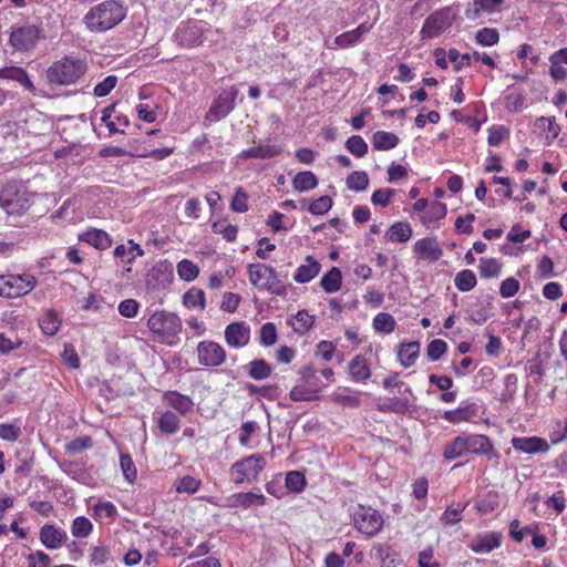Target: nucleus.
Returning <instances> with one entry per match:
<instances>
[{
    "instance_id": "f257e3e1",
    "label": "nucleus",
    "mask_w": 567,
    "mask_h": 567,
    "mask_svg": "<svg viewBox=\"0 0 567 567\" xmlns=\"http://www.w3.org/2000/svg\"><path fill=\"white\" fill-rule=\"evenodd\" d=\"M125 18L122 4L107 0L91 8L84 16V23L93 32H105L117 25Z\"/></svg>"
},
{
    "instance_id": "f03ea898",
    "label": "nucleus",
    "mask_w": 567,
    "mask_h": 567,
    "mask_svg": "<svg viewBox=\"0 0 567 567\" xmlns=\"http://www.w3.org/2000/svg\"><path fill=\"white\" fill-rule=\"evenodd\" d=\"M86 72V63L81 59L63 58L54 62L47 71L50 83L70 85Z\"/></svg>"
},
{
    "instance_id": "7ed1b4c3",
    "label": "nucleus",
    "mask_w": 567,
    "mask_h": 567,
    "mask_svg": "<svg viewBox=\"0 0 567 567\" xmlns=\"http://www.w3.org/2000/svg\"><path fill=\"white\" fill-rule=\"evenodd\" d=\"M248 275L250 284L261 290H267L277 296L286 292L285 285L272 267L264 264H250L248 266Z\"/></svg>"
},
{
    "instance_id": "20e7f679",
    "label": "nucleus",
    "mask_w": 567,
    "mask_h": 567,
    "mask_svg": "<svg viewBox=\"0 0 567 567\" xmlns=\"http://www.w3.org/2000/svg\"><path fill=\"white\" fill-rule=\"evenodd\" d=\"M37 278L30 274L22 275H1L0 276V297L18 298L29 293L35 288Z\"/></svg>"
},
{
    "instance_id": "39448f33",
    "label": "nucleus",
    "mask_w": 567,
    "mask_h": 567,
    "mask_svg": "<svg viewBox=\"0 0 567 567\" xmlns=\"http://www.w3.org/2000/svg\"><path fill=\"white\" fill-rule=\"evenodd\" d=\"M457 11L453 7H444L430 14L420 31L422 39L439 37L447 30L455 20Z\"/></svg>"
},
{
    "instance_id": "423d86ee",
    "label": "nucleus",
    "mask_w": 567,
    "mask_h": 567,
    "mask_svg": "<svg viewBox=\"0 0 567 567\" xmlns=\"http://www.w3.org/2000/svg\"><path fill=\"white\" fill-rule=\"evenodd\" d=\"M148 329L161 339L175 337L182 330L179 317L165 310L155 311L147 320Z\"/></svg>"
},
{
    "instance_id": "0eeeda50",
    "label": "nucleus",
    "mask_w": 567,
    "mask_h": 567,
    "mask_svg": "<svg viewBox=\"0 0 567 567\" xmlns=\"http://www.w3.org/2000/svg\"><path fill=\"white\" fill-rule=\"evenodd\" d=\"M44 38L43 31L35 24L13 27L9 42L17 51L27 52L35 48L40 39Z\"/></svg>"
},
{
    "instance_id": "6e6552de",
    "label": "nucleus",
    "mask_w": 567,
    "mask_h": 567,
    "mask_svg": "<svg viewBox=\"0 0 567 567\" xmlns=\"http://www.w3.org/2000/svg\"><path fill=\"white\" fill-rule=\"evenodd\" d=\"M238 95V89L235 85L224 89L216 99H214L208 112L205 115V121L213 123L219 122L226 117L234 109L235 101Z\"/></svg>"
},
{
    "instance_id": "1a4fd4ad",
    "label": "nucleus",
    "mask_w": 567,
    "mask_h": 567,
    "mask_svg": "<svg viewBox=\"0 0 567 567\" xmlns=\"http://www.w3.org/2000/svg\"><path fill=\"white\" fill-rule=\"evenodd\" d=\"M266 465V460L260 454L249 455L231 465L234 482L241 484L245 480L255 481Z\"/></svg>"
},
{
    "instance_id": "9d476101",
    "label": "nucleus",
    "mask_w": 567,
    "mask_h": 567,
    "mask_svg": "<svg viewBox=\"0 0 567 567\" xmlns=\"http://www.w3.org/2000/svg\"><path fill=\"white\" fill-rule=\"evenodd\" d=\"M353 520L355 528L369 537L375 536L383 525L381 514L374 508L364 506H359L355 509Z\"/></svg>"
},
{
    "instance_id": "9b49d317",
    "label": "nucleus",
    "mask_w": 567,
    "mask_h": 567,
    "mask_svg": "<svg viewBox=\"0 0 567 567\" xmlns=\"http://www.w3.org/2000/svg\"><path fill=\"white\" fill-rule=\"evenodd\" d=\"M0 207L8 215H22L29 209L30 203L24 190H20L14 185H9L0 194Z\"/></svg>"
},
{
    "instance_id": "f8f14e48",
    "label": "nucleus",
    "mask_w": 567,
    "mask_h": 567,
    "mask_svg": "<svg viewBox=\"0 0 567 567\" xmlns=\"http://www.w3.org/2000/svg\"><path fill=\"white\" fill-rule=\"evenodd\" d=\"M205 31L206 28L202 21H187L179 24L174 38L178 45L193 48L203 43Z\"/></svg>"
},
{
    "instance_id": "ddd939ff",
    "label": "nucleus",
    "mask_w": 567,
    "mask_h": 567,
    "mask_svg": "<svg viewBox=\"0 0 567 567\" xmlns=\"http://www.w3.org/2000/svg\"><path fill=\"white\" fill-rule=\"evenodd\" d=\"M196 351L198 363L207 368L219 367L226 360V351L224 348L212 340L200 341Z\"/></svg>"
},
{
    "instance_id": "4468645a",
    "label": "nucleus",
    "mask_w": 567,
    "mask_h": 567,
    "mask_svg": "<svg viewBox=\"0 0 567 567\" xmlns=\"http://www.w3.org/2000/svg\"><path fill=\"white\" fill-rule=\"evenodd\" d=\"M225 340L230 348H244L250 341V328L244 322L229 323L225 329Z\"/></svg>"
},
{
    "instance_id": "2eb2a0df",
    "label": "nucleus",
    "mask_w": 567,
    "mask_h": 567,
    "mask_svg": "<svg viewBox=\"0 0 567 567\" xmlns=\"http://www.w3.org/2000/svg\"><path fill=\"white\" fill-rule=\"evenodd\" d=\"M413 251L419 259L437 261L443 256V249L435 237H425L415 241Z\"/></svg>"
},
{
    "instance_id": "dca6fc26",
    "label": "nucleus",
    "mask_w": 567,
    "mask_h": 567,
    "mask_svg": "<svg viewBox=\"0 0 567 567\" xmlns=\"http://www.w3.org/2000/svg\"><path fill=\"white\" fill-rule=\"evenodd\" d=\"M530 235L529 229H523L520 225L513 226L506 236L507 243L502 247L503 252L509 256H517L523 251L520 245L527 240Z\"/></svg>"
},
{
    "instance_id": "f3484780",
    "label": "nucleus",
    "mask_w": 567,
    "mask_h": 567,
    "mask_svg": "<svg viewBox=\"0 0 567 567\" xmlns=\"http://www.w3.org/2000/svg\"><path fill=\"white\" fill-rule=\"evenodd\" d=\"M512 445L515 450L526 454L546 453L549 451V443L538 436L513 437Z\"/></svg>"
},
{
    "instance_id": "a211bd4d",
    "label": "nucleus",
    "mask_w": 567,
    "mask_h": 567,
    "mask_svg": "<svg viewBox=\"0 0 567 567\" xmlns=\"http://www.w3.org/2000/svg\"><path fill=\"white\" fill-rule=\"evenodd\" d=\"M371 29V25L367 23H362L355 29L351 31H347L334 38L333 44L329 45L330 49H346L355 45L362 39V37L368 33Z\"/></svg>"
},
{
    "instance_id": "6ab92c4d",
    "label": "nucleus",
    "mask_w": 567,
    "mask_h": 567,
    "mask_svg": "<svg viewBox=\"0 0 567 567\" xmlns=\"http://www.w3.org/2000/svg\"><path fill=\"white\" fill-rule=\"evenodd\" d=\"M66 538V533L53 525L47 524L40 529V540L49 549L60 548Z\"/></svg>"
},
{
    "instance_id": "aec40b11",
    "label": "nucleus",
    "mask_w": 567,
    "mask_h": 567,
    "mask_svg": "<svg viewBox=\"0 0 567 567\" xmlns=\"http://www.w3.org/2000/svg\"><path fill=\"white\" fill-rule=\"evenodd\" d=\"M0 79L10 80L19 83L24 90L30 93H35V86L30 80L27 71L20 66H7L0 69Z\"/></svg>"
},
{
    "instance_id": "412c9836",
    "label": "nucleus",
    "mask_w": 567,
    "mask_h": 567,
    "mask_svg": "<svg viewBox=\"0 0 567 567\" xmlns=\"http://www.w3.org/2000/svg\"><path fill=\"white\" fill-rule=\"evenodd\" d=\"M305 261V264L297 268L293 275V280L298 284H307L319 275L321 270L320 262L317 261L312 256H307Z\"/></svg>"
},
{
    "instance_id": "4be33fe9",
    "label": "nucleus",
    "mask_w": 567,
    "mask_h": 567,
    "mask_svg": "<svg viewBox=\"0 0 567 567\" xmlns=\"http://www.w3.org/2000/svg\"><path fill=\"white\" fill-rule=\"evenodd\" d=\"M79 239L100 250L107 249L112 245L110 235L106 231L97 228H91L80 234Z\"/></svg>"
},
{
    "instance_id": "5701e85b",
    "label": "nucleus",
    "mask_w": 567,
    "mask_h": 567,
    "mask_svg": "<svg viewBox=\"0 0 567 567\" xmlns=\"http://www.w3.org/2000/svg\"><path fill=\"white\" fill-rule=\"evenodd\" d=\"M281 153V147L269 142H262L255 147L241 152L243 158H272Z\"/></svg>"
},
{
    "instance_id": "b1692460",
    "label": "nucleus",
    "mask_w": 567,
    "mask_h": 567,
    "mask_svg": "<svg viewBox=\"0 0 567 567\" xmlns=\"http://www.w3.org/2000/svg\"><path fill=\"white\" fill-rule=\"evenodd\" d=\"M163 400L182 415L188 413L194 405L189 396L177 391H166L163 395Z\"/></svg>"
},
{
    "instance_id": "393cba45",
    "label": "nucleus",
    "mask_w": 567,
    "mask_h": 567,
    "mask_svg": "<svg viewBox=\"0 0 567 567\" xmlns=\"http://www.w3.org/2000/svg\"><path fill=\"white\" fill-rule=\"evenodd\" d=\"M446 205L440 202H431L426 210L421 215L420 220L426 228H434L436 221L446 215Z\"/></svg>"
},
{
    "instance_id": "a878e982",
    "label": "nucleus",
    "mask_w": 567,
    "mask_h": 567,
    "mask_svg": "<svg viewBox=\"0 0 567 567\" xmlns=\"http://www.w3.org/2000/svg\"><path fill=\"white\" fill-rule=\"evenodd\" d=\"M349 373L354 382H365L371 377L368 360L361 355H355L349 363Z\"/></svg>"
},
{
    "instance_id": "bb28decb",
    "label": "nucleus",
    "mask_w": 567,
    "mask_h": 567,
    "mask_svg": "<svg viewBox=\"0 0 567 567\" xmlns=\"http://www.w3.org/2000/svg\"><path fill=\"white\" fill-rule=\"evenodd\" d=\"M413 230L409 223L395 221L385 233V238L392 243H406L412 237Z\"/></svg>"
},
{
    "instance_id": "cd10ccee",
    "label": "nucleus",
    "mask_w": 567,
    "mask_h": 567,
    "mask_svg": "<svg viewBox=\"0 0 567 567\" xmlns=\"http://www.w3.org/2000/svg\"><path fill=\"white\" fill-rule=\"evenodd\" d=\"M496 10V0H473L466 11L467 19H477L484 14H491Z\"/></svg>"
},
{
    "instance_id": "c85d7f7f",
    "label": "nucleus",
    "mask_w": 567,
    "mask_h": 567,
    "mask_svg": "<svg viewBox=\"0 0 567 567\" xmlns=\"http://www.w3.org/2000/svg\"><path fill=\"white\" fill-rule=\"evenodd\" d=\"M420 352V343L416 341L402 343L398 350V359L400 363L409 368L414 364Z\"/></svg>"
},
{
    "instance_id": "c756f323",
    "label": "nucleus",
    "mask_w": 567,
    "mask_h": 567,
    "mask_svg": "<svg viewBox=\"0 0 567 567\" xmlns=\"http://www.w3.org/2000/svg\"><path fill=\"white\" fill-rule=\"evenodd\" d=\"M399 141L398 135L385 131H377L372 136L373 148L378 151L392 150L399 144Z\"/></svg>"
},
{
    "instance_id": "7c9ffc66",
    "label": "nucleus",
    "mask_w": 567,
    "mask_h": 567,
    "mask_svg": "<svg viewBox=\"0 0 567 567\" xmlns=\"http://www.w3.org/2000/svg\"><path fill=\"white\" fill-rule=\"evenodd\" d=\"M470 547L476 554H487L496 547V535L480 534L471 540Z\"/></svg>"
},
{
    "instance_id": "2f4dec72",
    "label": "nucleus",
    "mask_w": 567,
    "mask_h": 567,
    "mask_svg": "<svg viewBox=\"0 0 567 567\" xmlns=\"http://www.w3.org/2000/svg\"><path fill=\"white\" fill-rule=\"evenodd\" d=\"M341 284L342 274L338 267H332L320 280V286L327 293L337 292Z\"/></svg>"
},
{
    "instance_id": "473e14b6",
    "label": "nucleus",
    "mask_w": 567,
    "mask_h": 567,
    "mask_svg": "<svg viewBox=\"0 0 567 567\" xmlns=\"http://www.w3.org/2000/svg\"><path fill=\"white\" fill-rule=\"evenodd\" d=\"M157 426L164 434H174L181 427V421L178 416L172 411H165L157 417Z\"/></svg>"
},
{
    "instance_id": "72a5a7b5",
    "label": "nucleus",
    "mask_w": 567,
    "mask_h": 567,
    "mask_svg": "<svg viewBox=\"0 0 567 567\" xmlns=\"http://www.w3.org/2000/svg\"><path fill=\"white\" fill-rule=\"evenodd\" d=\"M467 453H488L492 444L485 435L474 434L464 436Z\"/></svg>"
},
{
    "instance_id": "f704fd0d",
    "label": "nucleus",
    "mask_w": 567,
    "mask_h": 567,
    "mask_svg": "<svg viewBox=\"0 0 567 567\" xmlns=\"http://www.w3.org/2000/svg\"><path fill=\"white\" fill-rule=\"evenodd\" d=\"M317 185V176L309 171L298 173L292 179L293 188L300 193L313 189Z\"/></svg>"
},
{
    "instance_id": "c9c22d12",
    "label": "nucleus",
    "mask_w": 567,
    "mask_h": 567,
    "mask_svg": "<svg viewBox=\"0 0 567 567\" xmlns=\"http://www.w3.org/2000/svg\"><path fill=\"white\" fill-rule=\"evenodd\" d=\"M61 320L56 312L48 310L40 319V328L47 336H54L60 329Z\"/></svg>"
},
{
    "instance_id": "e433bc0d",
    "label": "nucleus",
    "mask_w": 567,
    "mask_h": 567,
    "mask_svg": "<svg viewBox=\"0 0 567 567\" xmlns=\"http://www.w3.org/2000/svg\"><path fill=\"white\" fill-rule=\"evenodd\" d=\"M467 454L466 443L464 436L460 435L453 440L450 444H447L444 449V457L446 460H455L463 455Z\"/></svg>"
},
{
    "instance_id": "4c0bfd02",
    "label": "nucleus",
    "mask_w": 567,
    "mask_h": 567,
    "mask_svg": "<svg viewBox=\"0 0 567 567\" xmlns=\"http://www.w3.org/2000/svg\"><path fill=\"white\" fill-rule=\"evenodd\" d=\"M315 323V318L310 316L306 310L298 311L291 321V326L295 332L303 334L308 332Z\"/></svg>"
},
{
    "instance_id": "58836bf2",
    "label": "nucleus",
    "mask_w": 567,
    "mask_h": 567,
    "mask_svg": "<svg viewBox=\"0 0 567 567\" xmlns=\"http://www.w3.org/2000/svg\"><path fill=\"white\" fill-rule=\"evenodd\" d=\"M271 367L264 360L257 359L249 363L248 374L254 380H264L271 374Z\"/></svg>"
},
{
    "instance_id": "ea45409f",
    "label": "nucleus",
    "mask_w": 567,
    "mask_h": 567,
    "mask_svg": "<svg viewBox=\"0 0 567 567\" xmlns=\"http://www.w3.org/2000/svg\"><path fill=\"white\" fill-rule=\"evenodd\" d=\"M454 284L460 291H470L476 285V277L472 270L465 269L456 274Z\"/></svg>"
},
{
    "instance_id": "a19ab883",
    "label": "nucleus",
    "mask_w": 567,
    "mask_h": 567,
    "mask_svg": "<svg viewBox=\"0 0 567 567\" xmlns=\"http://www.w3.org/2000/svg\"><path fill=\"white\" fill-rule=\"evenodd\" d=\"M373 328L378 332L391 333L395 329V320L390 313L380 312L373 319Z\"/></svg>"
},
{
    "instance_id": "79ce46f5",
    "label": "nucleus",
    "mask_w": 567,
    "mask_h": 567,
    "mask_svg": "<svg viewBox=\"0 0 567 567\" xmlns=\"http://www.w3.org/2000/svg\"><path fill=\"white\" fill-rule=\"evenodd\" d=\"M505 107L511 112H518L525 107L522 93L517 89H509L504 96Z\"/></svg>"
},
{
    "instance_id": "37998d69",
    "label": "nucleus",
    "mask_w": 567,
    "mask_h": 567,
    "mask_svg": "<svg viewBox=\"0 0 567 567\" xmlns=\"http://www.w3.org/2000/svg\"><path fill=\"white\" fill-rule=\"evenodd\" d=\"M236 502L243 507L262 506L266 504V497L262 494H256L252 492L238 493L235 495Z\"/></svg>"
},
{
    "instance_id": "c03bdc74",
    "label": "nucleus",
    "mask_w": 567,
    "mask_h": 567,
    "mask_svg": "<svg viewBox=\"0 0 567 567\" xmlns=\"http://www.w3.org/2000/svg\"><path fill=\"white\" fill-rule=\"evenodd\" d=\"M93 529L91 520L84 516L76 517L71 526V533L76 538L87 537Z\"/></svg>"
},
{
    "instance_id": "a18cd8bd",
    "label": "nucleus",
    "mask_w": 567,
    "mask_h": 567,
    "mask_svg": "<svg viewBox=\"0 0 567 567\" xmlns=\"http://www.w3.org/2000/svg\"><path fill=\"white\" fill-rule=\"evenodd\" d=\"M347 187L354 192H362L369 185V177L365 172H352L347 177Z\"/></svg>"
},
{
    "instance_id": "49530a36",
    "label": "nucleus",
    "mask_w": 567,
    "mask_h": 567,
    "mask_svg": "<svg viewBox=\"0 0 567 567\" xmlns=\"http://www.w3.org/2000/svg\"><path fill=\"white\" fill-rule=\"evenodd\" d=\"M177 274L181 279L192 281L198 276L199 268L193 261L183 259L177 264Z\"/></svg>"
},
{
    "instance_id": "de8ad7c7",
    "label": "nucleus",
    "mask_w": 567,
    "mask_h": 567,
    "mask_svg": "<svg viewBox=\"0 0 567 567\" xmlns=\"http://www.w3.org/2000/svg\"><path fill=\"white\" fill-rule=\"evenodd\" d=\"M410 408V402L406 399L392 398L388 402L379 404L378 409L381 412L404 413Z\"/></svg>"
},
{
    "instance_id": "09e8293b",
    "label": "nucleus",
    "mask_w": 567,
    "mask_h": 567,
    "mask_svg": "<svg viewBox=\"0 0 567 567\" xmlns=\"http://www.w3.org/2000/svg\"><path fill=\"white\" fill-rule=\"evenodd\" d=\"M346 147L355 157H363L368 153V144L360 135L350 136Z\"/></svg>"
},
{
    "instance_id": "8fccbe9b",
    "label": "nucleus",
    "mask_w": 567,
    "mask_h": 567,
    "mask_svg": "<svg viewBox=\"0 0 567 567\" xmlns=\"http://www.w3.org/2000/svg\"><path fill=\"white\" fill-rule=\"evenodd\" d=\"M306 486V477L298 471L288 472L286 475V487L293 493H300Z\"/></svg>"
},
{
    "instance_id": "3c124183",
    "label": "nucleus",
    "mask_w": 567,
    "mask_h": 567,
    "mask_svg": "<svg viewBox=\"0 0 567 567\" xmlns=\"http://www.w3.org/2000/svg\"><path fill=\"white\" fill-rule=\"evenodd\" d=\"M212 229L215 234H221L227 241H234L238 233L237 226L228 224L225 220L215 221L212 225Z\"/></svg>"
},
{
    "instance_id": "603ef678",
    "label": "nucleus",
    "mask_w": 567,
    "mask_h": 567,
    "mask_svg": "<svg viewBox=\"0 0 567 567\" xmlns=\"http://www.w3.org/2000/svg\"><path fill=\"white\" fill-rule=\"evenodd\" d=\"M183 302L188 308H205V292L200 289H190L183 296Z\"/></svg>"
},
{
    "instance_id": "864d4df0",
    "label": "nucleus",
    "mask_w": 567,
    "mask_h": 567,
    "mask_svg": "<svg viewBox=\"0 0 567 567\" xmlns=\"http://www.w3.org/2000/svg\"><path fill=\"white\" fill-rule=\"evenodd\" d=\"M259 342L264 347H271L277 342V329L275 323L267 322L261 326L259 331Z\"/></svg>"
},
{
    "instance_id": "5fc2aeb1",
    "label": "nucleus",
    "mask_w": 567,
    "mask_h": 567,
    "mask_svg": "<svg viewBox=\"0 0 567 567\" xmlns=\"http://www.w3.org/2000/svg\"><path fill=\"white\" fill-rule=\"evenodd\" d=\"M549 439L553 444H559L567 440V419L556 420L549 431Z\"/></svg>"
},
{
    "instance_id": "6e6d98bb",
    "label": "nucleus",
    "mask_w": 567,
    "mask_h": 567,
    "mask_svg": "<svg viewBox=\"0 0 567 567\" xmlns=\"http://www.w3.org/2000/svg\"><path fill=\"white\" fill-rule=\"evenodd\" d=\"M94 514L100 519L113 520L117 515L115 505L111 502H100L94 506Z\"/></svg>"
},
{
    "instance_id": "4d7b16f0",
    "label": "nucleus",
    "mask_w": 567,
    "mask_h": 567,
    "mask_svg": "<svg viewBox=\"0 0 567 567\" xmlns=\"http://www.w3.org/2000/svg\"><path fill=\"white\" fill-rule=\"evenodd\" d=\"M230 208L236 213H246L248 210V195L241 187L236 189L230 203Z\"/></svg>"
},
{
    "instance_id": "13d9d810",
    "label": "nucleus",
    "mask_w": 567,
    "mask_h": 567,
    "mask_svg": "<svg viewBox=\"0 0 567 567\" xmlns=\"http://www.w3.org/2000/svg\"><path fill=\"white\" fill-rule=\"evenodd\" d=\"M199 486H200L199 480H197L193 476L186 475V476H183L177 482L176 491L178 493L194 494L198 491Z\"/></svg>"
},
{
    "instance_id": "bf43d9fd",
    "label": "nucleus",
    "mask_w": 567,
    "mask_h": 567,
    "mask_svg": "<svg viewBox=\"0 0 567 567\" xmlns=\"http://www.w3.org/2000/svg\"><path fill=\"white\" fill-rule=\"evenodd\" d=\"M117 84V76L109 75L94 86L93 93L97 97L106 96Z\"/></svg>"
},
{
    "instance_id": "052dcab7",
    "label": "nucleus",
    "mask_w": 567,
    "mask_h": 567,
    "mask_svg": "<svg viewBox=\"0 0 567 567\" xmlns=\"http://www.w3.org/2000/svg\"><path fill=\"white\" fill-rule=\"evenodd\" d=\"M93 446L92 440L89 436H80L65 445V450L70 454H76Z\"/></svg>"
},
{
    "instance_id": "680f3d73",
    "label": "nucleus",
    "mask_w": 567,
    "mask_h": 567,
    "mask_svg": "<svg viewBox=\"0 0 567 567\" xmlns=\"http://www.w3.org/2000/svg\"><path fill=\"white\" fill-rule=\"evenodd\" d=\"M394 194L395 190L392 188H380L373 192L371 202L373 205L386 207L391 203V198Z\"/></svg>"
},
{
    "instance_id": "e2e57ef3",
    "label": "nucleus",
    "mask_w": 567,
    "mask_h": 567,
    "mask_svg": "<svg viewBox=\"0 0 567 567\" xmlns=\"http://www.w3.org/2000/svg\"><path fill=\"white\" fill-rule=\"evenodd\" d=\"M317 396V388H305L297 385L290 391V399L293 401H309Z\"/></svg>"
},
{
    "instance_id": "0e129e2a",
    "label": "nucleus",
    "mask_w": 567,
    "mask_h": 567,
    "mask_svg": "<svg viewBox=\"0 0 567 567\" xmlns=\"http://www.w3.org/2000/svg\"><path fill=\"white\" fill-rule=\"evenodd\" d=\"M331 206L332 199L329 196H321L309 205L308 210L312 215H323L330 210Z\"/></svg>"
},
{
    "instance_id": "69168bd1",
    "label": "nucleus",
    "mask_w": 567,
    "mask_h": 567,
    "mask_svg": "<svg viewBox=\"0 0 567 567\" xmlns=\"http://www.w3.org/2000/svg\"><path fill=\"white\" fill-rule=\"evenodd\" d=\"M447 344L441 339L431 341L427 346V357L432 361H437L446 351Z\"/></svg>"
},
{
    "instance_id": "338daca9",
    "label": "nucleus",
    "mask_w": 567,
    "mask_h": 567,
    "mask_svg": "<svg viewBox=\"0 0 567 567\" xmlns=\"http://www.w3.org/2000/svg\"><path fill=\"white\" fill-rule=\"evenodd\" d=\"M140 303L135 299H125L118 305V312L125 318H134L137 316Z\"/></svg>"
},
{
    "instance_id": "774afa93",
    "label": "nucleus",
    "mask_w": 567,
    "mask_h": 567,
    "mask_svg": "<svg viewBox=\"0 0 567 567\" xmlns=\"http://www.w3.org/2000/svg\"><path fill=\"white\" fill-rule=\"evenodd\" d=\"M526 371L528 373V377L535 378V380H539L544 375L545 369L540 354H537L534 359L528 361L526 365Z\"/></svg>"
}]
</instances>
